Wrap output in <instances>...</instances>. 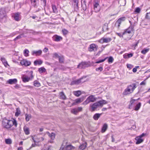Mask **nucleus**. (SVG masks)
Segmentation results:
<instances>
[{"mask_svg":"<svg viewBox=\"0 0 150 150\" xmlns=\"http://www.w3.org/2000/svg\"><path fill=\"white\" fill-rule=\"evenodd\" d=\"M23 81L24 82H28L30 79V78L27 76H23L22 77Z\"/></svg>","mask_w":150,"mask_h":150,"instance_id":"412c9836","label":"nucleus"},{"mask_svg":"<svg viewBox=\"0 0 150 150\" xmlns=\"http://www.w3.org/2000/svg\"><path fill=\"white\" fill-rule=\"evenodd\" d=\"M96 70L97 71H101L103 70V68L102 67H100L98 68H96Z\"/></svg>","mask_w":150,"mask_h":150,"instance_id":"3c124183","label":"nucleus"},{"mask_svg":"<svg viewBox=\"0 0 150 150\" xmlns=\"http://www.w3.org/2000/svg\"><path fill=\"white\" fill-rule=\"evenodd\" d=\"M89 66V64L86 62H82L77 66V68L80 69H84Z\"/></svg>","mask_w":150,"mask_h":150,"instance_id":"39448f33","label":"nucleus"},{"mask_svg":"<svg viewBox=\"0 0 150 150\" xmlns=\"http://www.w3.org/2000/svg\"><path fill=\"white\" fill-rule=\"evenodd\" d=\"M108 102L105 100H102L90 104V107L91 108L90 110L91 112L97 110V108L99 107H102L104 104H106Z\"/></svg>","mask_w":150,"mask_h":150,"instance_id":"f03ea898","label":"nucleus"},{"mask_svg":"<svg viewBox=\"0 0 150 150\" xmlns=\"http://www.w3.org/2000/svg\"><path fill=\"white\" fill-rule=\"evenodd\" d=\"M149 50V48H144L141 52L142 54H145Z\"/></svg>","mask_w":150,"mask_h":150,"instance_id":"72a5a7b5","label":"nucleus"},{"mask_svg":"<svg viewBox=\"0 0 150 150\" xmlns=\"http://www.w3.org/2000/svg\"><path fill=\"white\" fill-rule=\"evenodd\" d=\"M136 85L135 83H133L127 86L123 92L124 95H127L132 93L136 88Z\"/></svg>","mask_w":150,"mask_h":150,"instance_id":"7ed1b4c3","label":"nucleus"},{"mask_svg":"<svg viewBox=\"0 0 150 150\" xmlns=\"http://www.w3.org/2000/svg\"><path fill=\"white\" fill-rule=\"evenodd\" d=\"M133 54L132 53L130 54H125L123 55V57L124 58L127 59L129 58L130 57H132Z\"/></svg>","mask_w":150,"mask_h":150,"instance_id":"c85d7f7f","label":"nucleus"},{"mask_svg":"<svg viewBox=\"0 0 150 150\" xmlns=\"http://www.w3.org/2000/svg\"><path fill=\"white\" fill-rule=\"evenodd\" d=\"M29 51L28 49H25L24 51V54L25 56L26 57L28 56H29Z\"/></svg>","mask_w":150,"mask_h":150,"instance_id":"e433bc0d","label":"nucleus"},{"mask_svg":"<svg viewBox=\"0 0 150 150\" xmlns=\"http://www.w3.org/2000/svg\"><path fill=\"white\" fill-rule=\"evenodd\" d=\"M12 17L14 20L17 21H18L21 19L20 13L18 12L14 13L12 16Z\"/></svg>","mask_w":150,"mask_h":150,"instance_id":"9b49d317","label":"nucleus"},{"mask_svg":"<svg viewBox=\"0 0 150 150\" xmlns=\"http://www.w3.org/2000/svg\"><path fill=\"white\" fill-rule=\"evenodd\" d=\"M116 34L118 35L120 37L124 38L125 40H130L131 38V37L130 36L128 38L125 37V33H124V32L123 33H116Z\"/></svg>","mask_w":150,"mask_h":150,"instance_id":"0eeeda50","label":"nucleus"},{"mask_svg":"<svg viewBox=\"0 0 150 150\" xmlns=\"http://www.w3.org/2000/svg\"><path fill=\"white\" fill-rule=\"evenodd\" d=\"M78 111V112H79L81 111L82 110V108L81 107H79L76 108Z\"/></svg>","mask_w":150,"mask_h":150,"instance_id":"6e6d98bb","label":"nucleus"},{"mask_svg":"<svg viewBox=\"0 0 150 150\" xmlns=\"http://www.w3.org/2000/svg\"><path fill=\"white\" fill-rule=\"evenodd\" d=\"M42 53V51L39 50L38 51H32V55H35L36 56H40Z\"/></svg>","mask_w":150,"mask_h":150,"instance_id":"f3484780","label":"nucleus"},{"mask_svg":"<svg viewBox=\"0 0 150 150\" xmlns=\"http://www.w3.org/2000/svg\"><path fill=\"white\" fill-rule=\"evenodd\" d=\"M141 105V103H140L137 105L135 108L134 109L135 110H138L140 108Z\"/></svg>","mask_w":150,"mask_h":150,"instance_id":"49530a36","label":"nucleus"},{"mask_svg":"<svg viewBox=\"0 0 150 150\" xmlns=\"http://www.w3.org/2000/svg\"><path fill=\"white\" fill-rule=\"evenodd\" d=\"M87 146V144L86 142H85L84 143H83L81 144L79 146V149L81 150H83L85 149Z\"/></svg>","mask_w":150,"mask_h":150,"instance_id":"4be33fe9","label":"nucleus"},{"mask_svg":"<svg viewBox=\"0 0 150 150\" xmlns=\"http://www.w3.org/2000/svg\"><path fill=\"white\" fill-rule=\"evenodd\" d=\"M17 82V80L16 79H9L7 81V83L10 84L16 83Z\"/></svg>","mask_w":150,"mask_h":150,"instance_id":"dca6fc26","label":"nucleus"},{"mask_svg":"<svg viewBox=\"0 0 150 150\" xmlns=\"http://www.w3.org/2000/svg\"><path fill=\"white\" fill-rule=\"evenodd\" d=\"M23 35V34H21V35H20L18 36H17L16 38H15L14 40L15 41L16 40L18 39H20L22 38V36Z\"/></svg>","mask_w":150,"mask_h":150,"instance_id":"8fccbe9b","label":"nucleus"},{"mask_svg":"<svg viewBox=\"0 0 150 150\" xmlns=\"http://www.w3.org/2000/svg\"><path fill=\"white\" fill-rule=\"evenodd\" d=\"M86 76H85V77H83L79 79L73 81L72 82L73 83H74V84H79L81 83H83V82L85 81H84L83 82H82L81 81V80L82 79H83L84 78H86Z\"/></svg>","mask_w":150,"mask_h":150,"instance_id":"6ab92c4d","label":"nucleus"},{"mask_svg":"<svg viewBox=\"0 0 150 150\" xmlns=\"http://www.w3.org/2000/svg\"><path fill=\"white\" fill-rule=\"evenodd\" d=\"M59 95L62 99L64 100L66 99V97L63 92H60Z\"/></svg>","mask_w":150,"mask_h":150,"instance_id":"f704fd0d","label":"nucleus"},{"mask_svg":"<svg viewBox=\"0 0 150 150\" xmlns=\"http://www.w3.org/2000/svg\"><path fill=\"white\" fill-rule=\"evenodd\" d=\"M21 113V111L19 108H17L16 109V112L15 114L16 116L18 117Z\"/></svg>","mask_w":150,"mask_h":150,"instance_id":"ea45409f","label":"nucleus"},{"mask_svg":"<svg viewBox=\"0 0 150 150\" xmlns=\"http://www.w3.org/2000/svg\"><path fill=\"white\" fill-rule=\"evenodd\" d=\"M1 60L3 64L4 63L7 61L6 59L4 58H1Z\"/></svg>","mask_w":150,"mask_h":150,"instance_id":"4d7b16f0","label":"nucleus"},{"mask_svg":"<svg viewBox=\"0 0 150 150\" xmlns=\"http://www.w3.org/2000/svg\"><path fill=\"white\" fill-rule=\"evenodd\" d=\"M108 57H106V58H105L104 59H102V60H100L98 61H97L96 62V63H101V62H104L105 60V59L107 58Z\"/></svg>","mask_w":150,"mask_h":150,"instance_id":"864d4df0","label":"nucleus"},{"mask_svg":"<svg viewBox=\"0 0 150 150\" xmlns=\"http://www.w3.org/2000/svg\"><path fill=\"white\" fill-rule=\"evenodd\" d=\"M42 61L41 60H36L34 62V64L35 65H36L37 64L41 65L42 63Z\"/></svg>","mask_w":150,"mask_h":150,"instance_id":"2f4dec72","label":"nucleus"},{"mask_svg":"<svg viewBox=\"0 0 150 150\" xmlns=\"http://www.w3.org/2000/svg\"><path fill=\"white\" fill-rule=\"evenodd\" d=\"M3 64H4V66L6 67H7V66H9V65L7 63V61H6V62H5Z\"/></svg>","mask_w":150,"mask_h":150,"instance_id":"0e129e2a","label":"nucleus"},{"mask_svg":"<svg viewBox=\"0 0 150 150\" xmlns=\"http://www.w3.org/2000/svg\"><path fill=\"white\" fill-rule=\"evenodd\" d=\"M40 139L38 140L37 141H35V139H33H33L34 142H40L42 141H43L44 140V138L43 137H40Z\"/></svg>","mask_w":150,"mask_h":150,"instance_id":"c03bdc74","label":"nucleus"},{"mask_svg":"<svg viewBox=\"0 0 150 150\" xmlns=\"http://www.w3.org/2000/svg\"><path fill=\"white\" fill-rule=\"evenodd\" d=\"M62 31L63 35H66L68 33V31L64 28L62 30Z\"/></svg>","mask_w":150,"mask_h":150,"instance_id":"a18cd8bd","label":"nucleus"},{"mask_svg":"<svg viewBox=\"0 0 150 150\" xmlns=\"http://www.w3.org/2000/svg\"><path fill=\"white\" fill-rule=\"evenodd\" d=\"M38 0H31V4L32 6L34 7H35L36 6V2Z\"/></svg>","mask_w":150,"mask_h":150,"instance_id":"a19ab883","label":"nucleus"},{"mask_svg":"<svg viewBox=\"0 0 150 150\" xmlns=\"http://www.w3.org/2000/svg\"><path fill=\"white\" fill-rule=\"evenodd\" d=\"M147 79H146L145 80H144V81H142V82H141L140 83V85H145V84H146V81H145V80Z\"/></svg>","mask_w":150,"mask_h":150,"instance_id":"5fc2aeb1","label":"nucleus"},{"mask_svg":"<svg viewBox=\"0 0 150 150\" xmlns=\"http://www.w3.org/2000/svg\"><path fill=\"white\" fill-rule=\"evenodd\" d=\"M6 143L8 144H11L12 143L11 140L10 139H6L5 140Z\"/></svg>","mask_w":150,"mask_h":150,"instance_id":"79ce46f5","label":"nucleus"},{"mask_svg":"<svg viewBox=\"0 0 150 150\" xmlns=\"http://www.w3.org/2000/svg\"><path fill=\"white\" fill-rule=\"evenodd\" d=\"M98 46L94 44H92L90 45L88 48V50L90 52L95 51L97 50Z\"/></svg>","mask_w":150,"mask_h":150,"instance_id":"6e6552de","label":"nucleus"},{"mask_svg":"<svg viewBox=\"0 0 150 150\" xmlns=\"http://www.w3.org/2000/svg\"><path fill=\"white\" fill-rule=\"evenodd\" d=\"M141 11V9L139 7L136 8L135 11V12L137 13H140Z\"/></svg>","mask_w":150,"mask_h":150,"instance_id":"603ef678","label":"nucleus"},{"mask_svg":"<svg viewBox=\"0 0 150 150\" xmlns=\"http://www.w3.org/2000/svg\"><path fill=\"white\" fill-rule=\"evenodd\" d=\"M71 112L74 114H76L78 112L76 108L72 109L71 110Z\"/></svg>","mask_w":150,"mask_h":150,"instance_id":"de8ad7c7","label":"nucleus"},{"mask_svg":"<svg viewBox=\"0 0 150 150\" xmlns=\"http://www.w3.org/2000/svg\"><path fill=\"white\" fill-rule=\"evenodd\" d=\"M46 133L51 139L52 140L54 139L55 137V134L54 133L52 132L50 133L49 132H47Z\"/></svg>","mask_w":150,"mask_h":150,"instance_id":"a211bd4d","label":"nucleus"},{"mask_svg":"<svg viewBox=\"0 0 150 150\" xmlns=\"http://www.w3.org/2000/svg\"><path fill=\"white\" fill-rule=\"evenodd\" d=\"M94 10L96 12H98L100 10V7L98 3H96L94 5Z\"/></svg>","mask_w":150,"mask_h":150,"instance_id":"2eb2a0df","label":"nucleus"},{"mask_svg":"<svg viewBox=\"0 0 150 150\" xmlns=\"http://www.w3.org/2000/svg\"><path fill=\"white\" fill-rule=\"evenodd\" d=\"M137 71V68H134L133 69H132V71L133 72H135Z\"/></svg>","mask_w":150,"mask_h":150,"instance_id":"338daca9","label":"nucleus"},{"mask_svg":"<svg viewBox=\"0 0 150 150\" xmlns=\"http://www.w3.org/2000/svg\"><path fill=\"white\" fill-rule=\"evenodd\" d=\"M20 64L22 66H28L31 64V62L26 59H23L21 61Z\"/></svg>","mask_w":150,"mask_h":150,"instance_id":"9d476101","label":"nucleus"},{"mask_svg":"<svg viewBox=\"0 0 150 150\" xmlns=\"http://www.w3.org/2000/svg\"><path fill=\"white\" fill-rule=\"evenodd\" d=\"M135 139L137 141L136 143V144H139L143 141V140L139 137H136Z\"/></svg>","mask_w":150,"mask_h":150,"instance_id":"5701e85b","label":"nucleus"},{"mask_svg":"<svg viewBox=\"0 0 150 150\" xmlns=\"http://www.w3.org/2000/svg\"><path fill=\"white\" fill-rule=\"evenodd\" d=\"M111 40V39L110 38H102L101 40H100V42H101L102 41V42H110Z\"/></svg>","mask_w":150,"mask_h":150,"instance_id":"aec40b11","label":"nucleus"},{"mask_svg":"<svg viewBox=\"0 0 150 150\" xmlns=\"http://www.w3.org/2000/svg\"><path fill=\"white\" fill-rule=\"evenodd\" d=\"M83 101V99L82 98H77L74 100V102L72 104V105H76L77 104L80 103Z\"/></svg>","mask_w":150,"mask_h":150,"instance_id":"4468645a","label":"nucleus"},{"mask_svg":"<svg viewBox=\"0 0 150 150\" xmlns=\"http://www.w3.org/2000/svg\"><path fill=\"white\" fill-rule=\"evenodd\" d=\"M73 94L75 96L77 97H79L81 94V92L80 91H74Z\"/></svg>","mask_w":150,"mask_h":150,"instance_id":"c756f323","label":"nucleus"},{"mask_svg":"<svg viewBox=\"0 0 150 150\" xmlns=\"http://www.w3.org/2000/svg\"><path fill=\"white\" fill-rule=\"evenodd\" d=\"M149 14H150V12L149 13H147L146 16V18L149 19H150V17H149Z\"/></svg>","mask_w":150,"mask_h":150,"instance_id":"bf43d9fd","label":"nucleus"},{"mask_svg":"<svg viewBox=\"0 0 150 150\" xmlns=\"http://www.w3.org/2000/svg\"><path fill=\"white\" fill-rule=\"evenodd\" d=\"M145 134L144 133H142V134L139 136V137L141 138L142 137L145 136Z\"/></svg>","mask_w":150,"mask_h":150,"instance_id":"69168bd1","label":"nucleus"},{"mask_svg":"<svg viewBox=\"0 0 150 150\" xmlns=\"http://www.w3.org/2000/svg\"><path fill=\"white\" fill-rule=\"evenodd\" d=\"M108 128V125L106 123H105L102 128L101 132L102 133H104L106 131L107 129Z\"/></svg>","mask_w":150,"mask_h":150,"instance_id":"393cba45","label":"nucleus"},{"mask_svg":"<svg viewBox=\"0 0 150 150\" xmlns=\"http://www.w3.org/2000/svg\"><path fill=\"white\" fill-rule=\"evenodd\" d=\"M48 49L47 48L45 47L43 50V52L45 53L47 52L48 51Z\"/></svg>","mask_w":150,"mask_h":150,"instance_id":"13d9d810","label":"nucleus"},{"mask_svg":"<svg viewBox=\"0 0 150 150\" xmlns=\"http://www.w3.org/2000/svg\"><path fill=\"white\" fill-rule=\"evenodd\" d=\"M54 57H58L59 58V57H60V56H59L58 54L57 53H55L54 54Z\"/></svg>","mask_w":150,"mask_h":150,"instance_id":"052dcab7","label":"nucleus"},{"mask_svg":"<svg viewBox=\"0 0 150 150\" xmlns=\"http://www.w3.org/2000/svg\"><path fill=\"white\" fill-rule=\"evenodd\" d=\"M135 101V100H131V101L130 102V103L131 104H133V103Z\"/></svg>","mask_w":150,"mask_h":150,"instance_id":"774afa93","label":"nucleus"},{"mask_svg":"<svg viewBox=\"0 0 150 150\" xmlns=\"http://www.w3.org/2000/svg\"><path fill=\"white\" fill-rule=\"evenodd\" d=\"M25 120L27 121H28L31 118V116L27 114L25 115Z\"/></svg>","mask_w":150,"mask_h":150,"instance_id":"37998d69","label":"nucleus"},{"mask_svg":"<svg viewBox=\"0 0 150 150\" xmlns=\"http://www.w3.org/2000/svg\"><path fill=\"white\" fill-rule=\"evenodd\" d=\"M96 100V98L94 96L91 95L88 96L82 104L84 105H86L90 102H93L95 101Z\"/></svg>","mask_w":150,"mask_h":150,"instance_id":"20e7f679","label":"nucleus"},{"mask_svg":"<svg viewBox=\"0 0 150 150\" xmlns=\"http://www.w3.org/2000/svg\"><path fill=\"white\" fill-rule=\"evenodd\" d=\"M38 71L40 73L45 72L46 71V69L44 67H41L38 69Z\"/></svg>","mask_w":150,"mask_h":150,"instance_id":"c9c22d12","label":"nucleus"},{"mask_svg":"<svg viewBox=\"0 0 150 150\" xmlns=\"http://www.w3.org/2000/svg\"><path fill=\"white\" fill-rule=\"evenodd\" d=\"M119 3L120 6H123L126 4V1L125 0H120L119 1Z\"/></svg>","mask_w":150,"mask_h":150,"instance_id":"7c9ffc66","label":"nucleus"},{"mask_svg":"<svg viewBox=\"0 0 150 150\" xmlns=\"http://www.w3.org/2000/svg\"><path fill=\"white\" fill-rule=\"evenodd\" d=\"M125 17L120 18L116 22L115 24V26L117 28H119L122 22L125 21Z\"/></svg>","mask_w":150,"mask_h":150,"instance_id":"423d86ee","label":"nucleus"},{"mask_svg":"<svg viewBox=\"0 0 150 150\" xmlns=\"http://www.w3.org/2000/svg\"><path fill=\"white\" fill-rule=\"evenodd\" d=\"M24 131L25 133V134L26 135H28L30 134V131L29 128L26 127V126H25L23 128Z\"/></svg>","mask_w":150,"mask_h":150,"instance_id":"cd10ccee","label":"nucleus"},{"mask_svg":"<svg viewBox=\"0 0 150 150\" xmlns=\"http://www.w3.org/2000/svg\"><path fill=\"white\" fill-rule=\"evenodd\" d=\"M127 67L128 68L131 69L132 68V66L131 64H128L127 65Z\"/></svg>","mask_w":150,"mask_h":150,"instance_id":"680f3d73","label":"nucleus"},{"mask_svg":"<svg viewBox=\"0 0 150 150\" xmlns=\"http://www.w3.org/2000/svg\"><path fill=\"white\" fill-rule=\"evenodd\" d=\"M34 85L35 86L38 87L40 86L41 85L40 83L37 81H35L34 82Z\"/></svg>","mask_w":150,"mask_h":150,"instance_id":"473e14b6","label":"nucleus"},{"mask_svg":"<svg viewBox=\"0 0 150 150\" xmlns=\"http://www.w3.org/2000/svg\"><path fill=\"white\" fill-rule=\"evenodd\" d=\"M52 38L53 40L56 42L60 41L62 39V37L58 36L57 35H54L53 37Z\"/></svg>","mask_w":150,"mask_h":150,"instance_id":"ddd939ff","label":"nucleus"},{"mask_svg":"<svg viewBox=\"0 0 150 150\" xmlns=\"http://www.w3.org/2000/svg\"><path fill=\"white\" fill-rule=\"evenodd\" d=\"M102 114L96 113L93 116V119L96 120H98V118L100 117Z\"/></svg>","mask_w":150,"mask_h":150,"instance_id":"a878e982","label":"nucleus"},{"mask_svg":"<svg viewBox=\"0 0 150 150\" xmlns=\"http://www.w3.org/2000/svg\"><path fill=\"white\" fill-rule=\"evenodd\" d=\"M59 60L60 63H63L64 62V57L63 56L59 57Z\"/></svg>","mask_w":150,"mask_h":150,"instance_id":"4c0bfd02","label":"nucleus"},{"mask_svg":"<svg viewBox=\"0 0 150 150\" xmlns=\"http://www.w3.org/2000/svg\"><path fill=\"white\" fill-rule=\"evenodd\" d=\"M6 16L5 12L2 9H0V21L5 18Z\"/></svg>","mask_w":150,"mask_h":150,"instance_id":"f8f14e48","label":"nucleus"},{"mask_svg":"<svg viewBox=\"0 0 150 150\" xmlns=\"http://www.w3.org/2000/svg\"><path fill=\"white\" fill-rule=\"evenodd\" d=\"M134 25H130L127 29L124 32V33H125V35H128V34H129L131 33L132 31L133 30Z\"/></svg>","mask_w":150,"mask_h":150,"instance_id":"1a4fd4ad","label":"nucleus"},{"mask_svg":"<svg viewBox=\"0 0 150 150\" xmlns=\"http://www.w3.org/2000/svg\"><path fill=\"white\" fill-rule=\"evenodd\" d=\"M2 124L4 128L8 129L10 128L13 125L16 127L17 125L16 120L14 119L12 120H3L2 122Z\"/></svg>","mask_w":150,"mask_h":150,"instance_id":"f257e3e1","label":"nucleus"},{"mask_svg":"<svg viewBox=\"0 0 150 150\" xmlns=\"http://www.w3.org/2000/svg\"><path fill=\"white\" fill-rule=\"evenodd\" d=\"M114 59L112 57H110L108 59V62L109 63H112L113 62Z\"/></svg>","mask_w":150,"mask_h":150,"instance_id":"09e8293b","label":"nucleus"},{"mask_svg":"<svg viewBox=\"0 0 150 150\" xmlns=\"http://www.w3.org/2000/svg\"><path fill=\"white\" fill-rule=\"evenodd\" d=\"M74 1L75 3V4H76V6H77L78 3V0H74Z\"/></svg>","mask_w":150,"mask_h":150,"instance_id":"e2e57ef3","label":"nucleus"},{"mask_svg":"<svg viewBox=\"0 0 150 150\" xmlns=\"http://www.w3.org/2000/svg\"><path fill=\"white\" fill-rule=\"evenodd\" d=\"M103 31H107L108 30V24L105 23L103 25Z\"/></svg>","mask_w":150,"mask_h":150,"instance_id":"bb28decb","label":"nucleus"},{"mask_svg":"<svg viewBox=\"0 0 150 150\" xmlns=\"http://www.w3.org/2000/svg\"><path fill=\"white\" fill-rule=\"evenodd\" d=\"M52 9L53 10V12L55 13H57V9L56 6L54 5H52Z\"/></svg>","mask_w":150,"mask_h":150,"instance_id":"58836bf2","label":"nucleus"},{"mask_svg":"<svg viewBox=\"0 0 150 150\" xmlns=\"http://www.w3.org/2000/svg\"><path fill=\"white\" fill-rule=\"evenodd\" d=\"M65 149L67 150H72L74 149H75V147L72 146L71 144H69L67 146Z\"/></svg>","mask_w":150,"mask_h":150,"instance_id":"b1692460","label":"nucleus"}]
</instances>
